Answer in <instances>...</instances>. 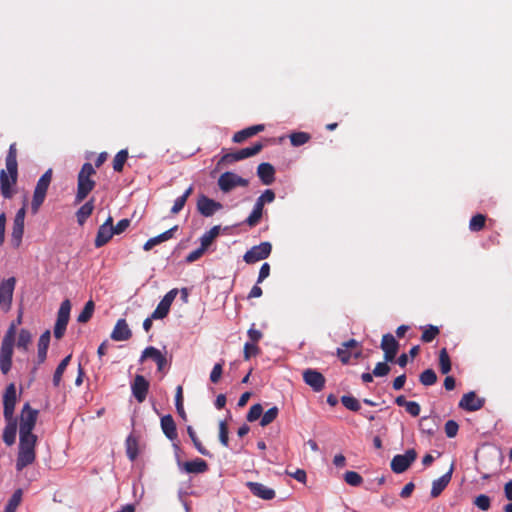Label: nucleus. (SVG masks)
<instances>
[{"label":"nucleus","mask_w":512,"mask_h":512,"mask_svg":"<svg viewBox=\"0 0 512 512\" xmlns=\"http://www.w3.org/2000/svg\"><path fill=\"white\" fill-rule=\"evenodd\" d=\"M95 174L96 170L91 163L86 162L82 165L77 176V192L75 196L77 203L82 202L95 188L96 182L92 179Z\"/></svg>","instance_id":"f03ea898"},{"label":"nucleus","mask_w":512,"mask_h":512,"mask_svg":"<svg viewBox=\"0 0 512 512\" xmlns=\"http://www.w3.org/2000/svg\"><path fill=\"white\" fill-rule=\"evenodd\" d=\"M22 499V491L16 490L11 498L8 500V503L5 506L4 512H15L18 506L20 505Z\"/></svg>","instance_id":"c03bdc74"},{"label":"nucleus","mask_w":512,"mask_h":512,"mask_svg":"<svg viewBox=\"0 0 512 512\" xmlns=\"http://www.w3.org/2000/svg\"><path fill=\"white\" fill-rule=\"evenodd\" d=\"M437 379V375L433 369H426L419 375V381L424 386L434 385Z\"/></svg>","instance_id":"a19ab883"},{"label":"nucleus","mask_w":512,"mask_h":512,"mask_svg":"<svg viewBox=\"0 0 512 512\" xmlns=\"http://www.w3.org/2000/svg\"><path fill=\"white\" fill-rule=\"evenodd\" d=\"M263 149V144L261 142L254 143L251 147H246L240 149L236 152L226 153L224 154L219 164H231L249 157H252L258 154Z\"/></svg>","instance_id":"20e7f679"},{"label":"nucleus","mask_w":512,"mask_h":512,"mask_svg":"<svg viewBox=\"0 0 512 512\" xmlns=\"http://www.w3.org/2000/svg\"><path fill=\"white\" fill-rule=\"evenodd\" d=\"M423 332L421 335V341L423 343L432 342L440 333V330L437 326L434 325H426L422 327Z\"/></svg>","instance_id":"f704fd0d"},{"label":"nucleus","mask_w":512,"mask_h":512,"mask_svg":"<svg viewBox=\"0 0 512 512\" xmlns=\"http://www.w3.org/2000/svg\"><path fill=\"white\" fill-rule=\"evenodd\" d=\"M341 403L345 408L353 412H357L361 408L360 402L353 396L343 395L341 397Z\"/></svg>","instance_id":"09e8293b"},{"label":"nucleus","mask_w":512,"mask_h":512,"mask_svg":"<svg viewBox=\"0 0 512 512\" xmlns=\"http://www.w3.org/2000/svg\"><path fill=\"white\" fill-rule=\"evenodd\" d=\"M161 429L164 435L171 441L177 439V429L173 417L168 414L161 418Z\"/></svg>","instance_id":"bb28decb"},{"label":"nucleus","mask_w":512,"mask_h":512,"mask_svg":"<svg viewBox=\"0 0 512 512\" xmlns=\"http://www.w3.org/2000/svg\"><path fill=\"white\" fill-rule=\"evenodd\" d=\"M439 368L442 374H448L451 371V360L446 348L439 352Z\"/></svg>","instance_id":"e433bc0d"},{"label":"nucleus","mask_w":512,"mask_h":512,"mask_svg":"<svg viewBox=\"0 0 512 512\" xmlns=\"http://www.w3.org/2000/svg\"><path fill=\"white\" fill-rule=\"evenodd\" d=\"M130 225L129 219H121L116 226L113 227L114 234L118 235L123 233Z\"/></svg>","instance_id":"338daca9"},{"label":"nucleus","mask_w":512,"mask_h":512,"mask_svg":"<svg viewBox=\"0 0 512 512\" xmlns=\"http://www.w3.org/2000/svg\"><path fill=\"white\" fill-rule=\"evenodd\" d=\"M52 173V169H48L37 181L31 202V210L34 214L38 212L45 200L47 190L52 181Z\"/></svg>","instance_id":"7ed1b4c3"},{"label":"nucleus","mask_w":512,"mask_h":512,"mask_svg":"<svg viewBox=\"0 0 512 512\" xmlns=\"http://www.w3.org/2000/svg\"><path fill=\"white\" fill-rule=\"evenodd\" d=\"M150 383L143 375L137 374L131 383L132 395L139 403H143L146 400Z\"/></svg>","instance_id":"2eb2a0df"},{"label":"nucleus","mask_w":512,"mask_h":512,"mask_svg":"<svg viewBox=\"0 0 512 512\" xmlns=\"http://www.w3.org/2000/svg\"><path fill=\"white\" fill-rule=\"evenodd\" d=\"M71 355L66 356L57 366L54 375H53V385L55 387H58L61 383L63 373L65 372L67 366L69 365V362L71 360Z\"/></svg>","instance_id":"72a5a7b5"},{"label":"nucleus","mask_w":512,"mask_h":512,"mask_svg":"<svg viewBox=\"0 0 512 512\" xmlns=\"http://www.w3.org/2000/svg\"><path fill=\"white\" fill-rule=\"evenodd\" d=\"M302 377L305 384L310 386L315 392H320L325 387L326 379L324 375L316 369H305L302 373Z\"/></svg>","instance_id":"f8f14e48"},{"label":"nucleus","mask_w":512,"mask_h":512,"mask_svg":"<svg viewBox=\"0 0 512 512\" xmlns=\"http://www.w3.org/2000/svg\"><path fill=\"white\" fill-rule=\"evenodd\" d=\"M254 326H255V324H252V326L248 330L247 334H248L249 339L251 340L250 343L256 344L262 338L263 335H262V332L259 330H256L254 328Z\"/></svg>","instance_id":"69168bd1"},{"label":"nucleus","mask_w":512,"mask_h":512,"mask_svg":"<svg viewBox=\"0 0 512 512\" xmlns=\"http://www.w3.org/2000/svg\"><path fill=\"white\" fill-rule=\"evenodd\" d=\"M70 311L71 303L70 300L66 299L61 303L57 313V319L54 326V337L56 339H61L64 336L70 318Z\"/></svg>","instance_id":"0eeeda50"},{"label":"nucleus","mask_w":512,"mask_h":512,"mask_svg":"<svg viewBox=\"0 0 512 512\" xmlns=\"http://www.w3.org/2000/svg\"><path fill=\"white\" fill-rule=\"evenodd\" d=\"M182 469L187 473H204L208 470V464L201 458H196L192 461H186L181 464Z\"/></svg>","instance_id":"cd10ccee"},{"label":"nucleus","mask_w":512,"mask_h":512,"mask_svg":"<svg viewBox=\"0 0 512 512\" xmlns=\"http://www.w3.org/2000/svg\"><path fill=\"white\" fill-rule=\"evenodd\" d=\"M110 336L114 341H126L132 337V332L125 319H119L116 322Z\"/></svg>","instance_id":"5701e85b"},{"label":"nucleus","mask_w":512,"mask_h":512,"mask_svg":"<svg viewBox=\"0 0 512 512\" xmlns=\"http://www.w3.org/2000/svg\"><path fill=\"white\" fill-rule=\"evenodd\" d=\"M272 251L270 242H262L259 245L251 247L243 256L247 264H253L269 257Z\"/></svg>","instance_id":"9d476101"},{"label":"nucleus","mask_w":512,"mask_h":512,"mask_svg":"<svg viewBox=\"0 0 512 512\" xmlns=\"http://www.w3.org/2000/svg\"><path fill=\"white\" fill-rule=\"evenodd\" d=\"M15 285V277H10L0 282V306L5 310H9L11 307Z\"/></svg>","instance_id":"9b49d317"},{"label":"nucleus","mask_w":512,"mask_h":512,"mask_svg":"<svg viewBox=\"0 0 512 512\" xmlns=\"http://www.w3.org/2000/svg\"><path fill=\"white\" fill-rule=\"evenodd\" d=\"M248 184L249 181L247 179L242 178L233 172H224L218 178V186L224 193L230 192L238 186L246 187Z\"/></svg>","instance_id":"6e6552de"},{"label":"nucleus","mask_w":512,"mask_h":512,"mask_svg":"<svg viewBox=\"0 0 512 512\" xmlns=\"http://www.w3.org/2000/svg\"><path fill=\"white\" fill-rule=\"evenodd\" d=\"M264 129H265V126L263 124H258V125H253V126L247 127L245 129H242V130L236 132L233 135L232 140L234 143H241V142L245 141L246 139L262 132Z\"/></svg>","instance_id":"a878e982"},{"label":"nucleus","mask_w":512,"mask_h":512,"mask_svg":"<svg viewBox=\"0 0 512 512\" xmlns=\"http://www.w3.org/2000/svg\"><path fill=\"white\" fill-rule=\"evenodd\" d=\"M474 505L482 511H487L491 506V499L485 494H480L474 499Z\"/></svg>","instance_id":"864d4df0"},{"label":"nucleus","mask_w":512,"mask_h":512,"mask_svg":"<svg viewBox=\"0 0 512 512\" xmlns=\"http://www.w3.org/2000/svg\"><path fill=\"white\" fill-rule=\"evenodd\" d=\"M390 372V366L388 365V362H378L374 369H373V375L376 377H383L386 376Z\"/></svg>","instance_id":"bf43d9fd"},{"label":"nucleus","mask_w":512,"mask_h":512,"mask_svg":"<svg viewBox=\"0 0 512 512\" xmlns=\"http://www.w3.org/2000/svg\"><path fill=\"white\" fill-rule=\"evenodd\" d=\"M5 164L7 170H14V168H18L16 143H12L10 145Z\"/></svg>","instance_id":"4c0bfd02"},{"label":"nucleus","mask_w":512,"mask_h":512,"mask_svg":"<svg viewBox=\"0 0 512 512\" xmlns=\"http://www.w3.org/2000/svg\"><path fill=\"white\" fill-rule=\"evenodd\" d=\"M444 429H445L446 436L448 438H454L458 433L459 425L454 420H448L445 423Z\"/></svg>","instance_id":"052dcab7"},{"label":"nucleus","mask_w":512,"mask_h":512,"mask_svg":"<svg viewBox=\"0 0 512 512\" xmlns=\"http://www.w3.org/2000/svg\"><path fill=\"white\" fill-rule=\"evenodd\" d=\"M484 404V398H479L474 391H470L462 396L458 406L463 410L474 412L480 410Z\"/></svg>","instance_id":"a211bd4d"},{"label":"nucleus","mask_w":512,"mask_h":512,"mask_svg":"<svg viewBox=\"0 0 512 512\" xmlns=\"http://www.w3.org/2000/svg\"><path fill=\"white\" fill-rule=\"evenodd\" d=\"M147 358H151L156 363L159 372L163 371L164 367L168 363L165 355L153 346H149L144 349L140 357V362H143Z\"/></svg>","instance_id":"aec40b11"},{"label":"nucleus","mask_w":512,"mask_h":512,"mask_svg":"<svg viewBox=\"0 0 512 512\" xmlns=\"http://www.w3.org/2000/svg\"><path fill=\"white\" fill-rule=\"evenodd\" d=\"M337 356L339 357L343 364H347L349 363V360L351 358V352L349 351V349L341 346L337 349Z\"/></svg>","instance_id":"0e129e2a"},{"label":"nucleus","mask_w":512,"mask_h":512,"mask_svg":"<svg viewBox=\"0 0 512 512\" xmlns=\"http://www.w3.org/2000/svg\"><path fill=\"white\" fill-rule=\"evenodd\" d=\"M16 405V388L13 383L9 384L3 396V414L7 420L13 417Z\"/></svg>","instance_id":"f3484780"},{"label":"nucleus","mask_w":512,"mask_h":512,"mask_svg":"<svg viewBox=\"0 0 512 512\" xmlns=\"http://www.w3.org/2000/svg\"><path fill=\"white\" fill-rule=\"evenodd\" d=\"M344 480L347 484L353 487L360 486L363 483L362 476L355 471H347L344 474Z\"/></svg>","instance_id":"8fccbe9b"},{"label":"nucleus","mask_w":512,"mask_h":512,"mask_svg":"<svg viewBox=\"0 0 512 512\" xmlns=\"http://www.w3.org/2000/svg\"><path fill=\"white\" fill-rule=\"evenodd\" d=\"M417 452L415 449H408L404 454H397L391 460V469L394 473L405 472L416 460Z\"/></svg>","instance_id":"1a4fd4ad"},{"label":"nucleus","mask_w":512,"mask_h":512,"mask_svg":"<svg viewBox=\"0 0 512 512\" xmlns=\"http://www.w3.org/2000/svg\"><path fill=\"white\" fill-rule=\"evenodd\" d=\"M192 193H193V186H189L181 196L176 198V200L174 201V205L171 208V213L174 215L178 214L184 208V206L187 202V199L189 198V196Z\"/></svg>","instance_id":"2f4dec72"},{"label":"nucleus","mask_w":512,"mask_h":512,"mask_svg":"<svg viewBox=\"0 0 512 512\" xmlns=\"http://www.w3.org/2000/svg\"><path fill=\"white\" fill-rule=\"evenodd\" d=\"M94 308H95V304H94V302L92 300H89L88 302H86L83 310L78 315L77 321L79 323H86V322H88L91 319L92 315H93Z\"/></svg>","instance_id":"79ce46f5"},{"label":"nucleus","mask_w":512,"mask_h":512,"mask_svg":"<svg viewBox=\"0 0 512 512\" xmlns=\"http://www.w3.org/2000/svg\"><path fill=\"white\" fill-rule=\"evenodd\" d=\"M128 150L122 149L120 150L113 159V169L114 171L120 173L123 171L124 165L128 159Z\"/></svg>","instance_id":"c9c22d12"},{"label":"nucleus","mask_w":512,"mask_h":512,"mask_svg":"<svg viewBox=\"0 0 512 512\" xmlns=\"http://www.w3.org/2000/svg\"><path fill=\"white\" fill-rule=\"evenodd\" d=\"M206 251V249H204L201 245L199 248H197L196 250L190 252L187 256H186V262L187 263H192V262H195L197 261L198 259H200L202 257V255L204 254V252Z\"/></svg>","instance_id":"680f3d73"},{"label":"nucleus","mask_w":512,"mask_h":512,"mask_svg":"<svg viewBox=\"0 0 512 512\" xmlns=\"http://www.w3.org/2000/svg\"><path fill=\"white\" fill-rule=\"evenodd\" d=\"M38 441L37 435L19 433V451L16 460V470L22 471L31 465L36 459L35 447Z\"/></svg>","instance_id":"f257e3e1"},{"label":"nucleus","mask_w":512,"mask_h":512,"mask_svg":"<svg viewBox=\"0 0 512 512\" xmlns=\"http://www.w3.org/2000/svg\"><path fill=\"white\" fill-rule=\"evenodd\" d=\"M289 138L292 146L299 147L309 142L311 135L307 132H293Z\"/></svg>","instance_id":"58836bf2"},{"label":"nucleus","mask_w":512,"mask_h":512,"mask_svg":"<svg viewBox=\"0 0 512 512\" xmlns=\"http://www.w3.org/2000/svg\"><path fill=\"white\" fill-rule=\"evenodd\" d=\"M178 294V289L174 288L170 290L168 293L165 294V296L161 299V301L158 303L156 309L153 311L152 318L155 319H163L165 318L169 311L170 307L175 299V297Z\"/></svg>","instance_id":"4468645a"},{"label":"nucleus","mask_w":512,"mask_h":512,"mask_svg":"<svg viewBox=\"0 0 512 512\" xmlns=\"http://www.w3.org/2000/svg\"><path fill=\"white\" fill-rule=\"evenodd\" d=\"M187 433H188L191 441L193 442L194 447L197 449V451L204 456H209L210 455L209 451L202 445L201 441L199 440V438L192 426L187 427Z\"/></svg>","instance_id":"ea45409f"},{"label":"nucleus","mask_w":512,"mask_h":512,"mask_svg":"<svg viewBox=\"0 0 512 512\" xmlns=\"http://www.w3.org/2000/svg\"><path fill=\"white\" fill-rule=\"evenodd\" d=\"M16 424L12 423L5 427L3 432V441L6 445L11 446L16 440Z\"/></svg>","instance_id":"a18cd8bd"},{"label":"nucleus","mask_w":512,"mask_h":512,"mask_svg":"<svg viewBox=\"0 0 512 512\" xmlns=\"http://www.w3.org/2000/svg\"><path fill=\"white\" fill-rule=\"evenodd\" d=\"M263 414V407L261 404L257 403L250 407L248 413H247V420L249 422H254L258 420Z\"/></svg>","instance_id":"603ef678"},{"label":"nucleus","mask_w":512,"mask_h":512,"mask_svg":"<svg viewBox=\"0 0 512 512\" xmlns=\"http://www.w3.org/2000/svg\"><path fill=\"white\" fill-rule=\"evenodd\" d=\"M486 216L483 214L474 215L469 222V229L472 232L481 231L485 227Z\"/></svg>","instance_id":"49530a36"},{"label":"nucleus","mask_w":512,"mask_h":512,"mask_svg":"<svg viewBox=\"0 0 512 512\" xmlns=\"http://www.w3.org/2000/svg\"><path fill=\"white\" fill-rule=\"evenodd\" d=\"M263 212L256 210L253 208L250 215L245 219V223L250 227H255L259 224L261 218H262Z\"/></svg>","instance_id":"13d9d810"},{"label":"nucleus","mask_w":512,"mask_h":512,"mask_svg":"<svg viewBox=\"0 0 512 512\" xmlns=\"http://www.w3.org/2000/svg\"><path fill=\"white\" fill-rule=\"evenodd\" d=\"M126 453L131 461H134L138 456V442L133 436L126 439Z\"/></svg>","instance_id":"37998d69"},{"label":"nucleus","mask_w":512,"mask_h":512,"mask_svg":"<svg viewBox=\"0 0 512 512\" xmlns=\"http://www.w3.org/2000/svg\"><path fill=\"white\" fill-rule=\"evenodd\" d=\"M407 413H409L413 417L419 416L421 412L420 405L415 401H409L408 404L405 407Z\"/></svg>","instance_id":"e2e57ef3"},{"label":"nucleus","mask_w":512,"mask_h":512,"mask_svg":"<svg viewBox=\"0 0 512 512\" xmlns=\"http://www.w3.org/2000/svg\"><path fill=\"white\" fill-rule=\"evenodd\" d=\"M278 414H279V409L276 406L271 407L262 415L261 420H260V425L262 427L269 425L278 417Z\"/></svg>","instance_id":"de8ad7c7"},{"label":"nucleus","mask_w":512,"mask_h":512,"mask_svg":"<svg viewBox=\"0 0 512 512\" xmlns=\"http://www.w3.org/2000/svg\"><path fill=\"white\" fill-rule=\"evenodd\" d=\"M51 334L49 330H46L39 338L38 341V361L43 363L47 357V350L50 343Z\"/></svg>","instance_id":"c756f323"},{"label":"nucleus","mask_w":512,"mask_h":512,"mask_svg":"<svg viewBox=\"0 0 512 512\" xmlns=\"http://www.w3.org/2000/svg\"><path fill=\"white\" fill-rule=\"evenodd\" d=\"M260 353V348L255 343L246 342L244 345V359L249 360L251 357H255Z\"/></svg>","instance_id":"5fc2aeb1"},{"label":"nucleus","mask_w":512,"mask_h":512,"mask_svg":"<svg viewBox=\"0 0 512 512\" xmlns=\"http://www.w3.org/2000/svg\"><path fill=\"white\" fill-rule=\"evenodd\" d=\"M113 235H115L114 231H113V227H107L106 225H100V227L97 231L96 237H95V241H94L95 247L100 248V247L106 245L111 240Z\"/></svg>","instance_id":"c85d7f7f"},{"label":"nucleus","mask_w":512,"mask_h":512,"mask_svg":"<svg viewBox=\"0 0 512 512\" xmlns=\"http://www.w3.org/2000/svg\"><path fill=\"white\" fill-rule=\"evenodd\" d=\"M219 233H220V226H218V225L213 226L209 231L205 232L201 236V238H200L201 246L207 250V248L213 243V241L219 235Z\"/></svg>","instance_id":"473e14b6"},{"label":"nucleus","mask_w":512,"mask_h":512,"mask_svg":"<svg viewBox=\"0 0 512 512\" xmlns=\"http://www.w3.org/2000/svg\"><path fill=\"white\" fill-rule=\"evenodd\" d=\"M246 486L249 488L251 493L263 500H272L276 493L272 488H268L267 486L263 485L259 482H247Z\"/></svg>","instance_id":"4be33fe9"},{"label":"nucleus","mask_w":512,"mask_h":512,"mask_svg":"<svg viewBox=\"0 0 512 512\" xmlns=\"http://www.w3.org/2000/svg\"><path fill=\"white\" fill-rule=\"evenodd\" d=\"M228 425L225 420L219 422V440L225 447L229 445Z\"/></svg>","instance_id":"6e6d98bb"},{"label":"nucleus","mask_w":512,"mask_h":512,"mask_svg":"<svg viewBox=\"0 0 512 512\" xmlns=\"http://www.w3.org/2000/svg\"><path fill=\"white\" fill-rule=\"evenodd\" d=\"M39 411L33 409L29 403H25L20 416L19 433L33 434Z\"/></svg>","instance_id":"423d86ee"},{"label":"nucleus","mask_w":512,"mask_h":512,"mask_svg":"<svg viewBox=\"0 0 512 512\" xmlns=\"http://www.w3.org/2000/svg\"><path fill=\"white\" fill-rule=\"evenodd\" d=\"M258 198L265 204L272 203L275 200V193L271 189H266Z\"/></svg>","instance_id":"774afa93"},{"label":"nucleus","mask_w":512,"mask_h":512,"mask_svg":"<svg viewBox=\"0 0 512 512\" xmlns=\"http://www.w3.org/2000/svg\"><path fill=\"white\" fill-rule=\"evenodd\" d=\"M257 175L264 185H271L275 180V169L270 163L264 162L258 165Z\"/></svg>","instance_id":"393cba45"},{"label":"nucleus","mask_w":512,"mask_h":512,"mask_svg":"<svg viewBox=\"0 0 512 512\" xmlns=\"http://www.w3.org/2000/svg\"><path fill=\"white\" fill-rule=\"evenodd\" d=\"M453 473V466L450 467L449 471L444 475L439 477L438 479L432 482V488L430 495L432 498H437L444 491V489L448 486L451 481Z\"/></svg>","instance_id":"b1692460"},{"label":"nucleus","mask_w":512,"mask_h":512,"mask_svg":"<svg viewBox=\"0 0 512 512\" xmlns=\"http://www.w3.org/2000/svg\"><path fill=\"white\" fill-rule=\"evenodd\" d=\"M31 342V334L28 330L22 329L19 332L17 347L22 348L23 350H27L28 345Z\"/></svg>","instance_id":"3c124183"},{"label":"nucleus","mask_w":512,"mask_h":512,"mask_svg":"<svg viewBox=\"0 0 512 512\" xmlns=\"http://www.w3.org/2000/svg\"><path fill=\"white\" fill-rule=\"evenodd\" d=\"M18 168L14 170L0 171V190L5 199H11L15 193L14 187L17 184Z\"/></svg>","instance_id":"39448f33"},{"label":"nucleus","mask_w":512,"mask_h":512,"mask_svg":"<svg viewBox=\"0 0 512 512\" xmlns=\"http://www.w3.org/2000/svg\"><path fill=\"white\" fill-rule=\"evenodd\" d=\"M223 366H224V361L223 360L220 363H216L213 366L212 371L210 373V381L212 383L216 384L221 379V376H222V373H223Z\"/></svg>","instance_id":"4d7b16f0"},{"label":"nucleus","mask_w":512,"mask_h":512,"mask_svg":"<svg viewBox=\"0 0 512 512\" xmlns=\"http://www.w3.org/2000/svg\"><path fill=\"white\" fill-rule=\"evenodd\" d=\"M14 341H15V326L11 325L2 340V344H1V348H0V358H12Z\"/></svg>","instance_id":"412c9836"},{"label":"nucleus","mask_w":512,"mask_h":512,"mask_svg":"<svg viewBox=\"0 0 512 512\" xmlns=\"http://www.w3.org/2000/svg\"><path fill=\"white\" fill-rule=\"evenodd\" d=\"M380 348L384 352V360L393 362L399 349V343L392 334L387 333L382 337Z\"/></svg>","instance_id":"dca6fc26"},{"label":"nucleus","mask_w":512,"mask_h":512,"mask_svg":"<svg viewBox=\"0 0 512 512\" xmlns=\"http://www.w3.org/2000/svg\"><path fill=\"white\" fill-rule=\"evenodd\" d=\"M25 207L20 208L14 218L11 241L14 247H19L24 233Z\"/></svg>","instance_id":"ddd939ff"},{"label":"nucleus","mask_w":512,"mask_h":512,"mask_svg":"<svg viewBox=\"0 0 512 512\" xmlns=\"http://www.w3.org/2000/svg\"><path fill=\"white\" fill-rule=\"evenodd\" d=\"M94 210V199H90L84 203L76 212L77 222L79 225H84L86 220L91 216Z\"/></svg>","instance_id":"7c9ffc66"},{"label":"nucleus","mask_w":512,"mask_h":512,"mask_svg":"<svg viewBox=\"0 0 512 512\" xmlns=\"http://www.w3.org/2000/svg\"><path fill=\"white\" fill-rule=\"evenodd\" d=\"M222 204L205 195H201L197 201V210L204 217H211L216 211L222 209Z\"/></svg>","instance_id":"6ab92c4d"}]
</instances>
